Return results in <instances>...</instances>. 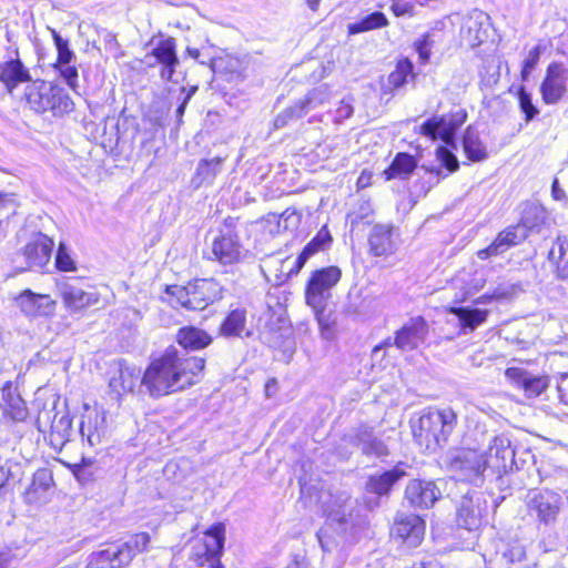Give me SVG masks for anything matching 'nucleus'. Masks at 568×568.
<instances>
[{"mask_svg": "<svg viewBox=\"0 0 568 568\" xmlns=\"http://www.w3.org/2000/svg\"><path fill=\"white\" fill-rule=\"evenodd\" d=\"M205 367L197 356H184L174 347L168 348L151 362L141 379L152 397H161L194 385Z\"/></svg>", "mask_w": 568, "mask_h": 568, "instance_id": "nucleus-1", "label": "nucleus"}, {"mask_svg": "<svg viewBox=\"0 0 568 568\" xmlns=\"http://www.w3.org/2000/svg\"><path fill=\"white\" fill-rule=\"evenodd\" d=\"M456 425L453 409H427L417 420L412 422L415 443L427 453H435L444 447Z\"/></svg>", "mask_w": 568, "mask_h": 568, "instance_id": "nucleus-2", "label": "nucleus"}, {"mask_svg": "<svg viewBox=\"0 0 568 568\" xmlns=\"http://www.w3.org/2000/svg\"><path fill=\"white\" fill-rule=\"evenodd\" d=\"M166 294L173 305L189 311H202L222 297V286L213 278H201L186 286H166Z\"/></svg>", "mask_w": 568, "mask_h": 568, "instance_id": "nucleus-3", "label": "nucleus"}, {"mask_svg": "<svg viewBox=\"0 0 568 568\" xmlns=\"http://www.w3.org/2000/svg\"><path fill=\"white\" fill-rule=\"evenodd\" d=\"M26 100L38 113L51 111L54 115H61L73 110V102L62 88L41 80L27 85Z\"/></svg>", "mask_w": 568, "mask_h": 568, "instance_id": "nucleus-4", "label": "nucleus"}, {"mask_svg": "<svg viewBox=\"0 0 568 568\" xmlns=\"http://www.w3.org/2000/svg\"><path fill=\"white\" fill-rule=\"evenodd\" d=\"M447 467L449 473L460 481L476 486L483 484L484 473L487 469L484 454L471 448H460L449 456Z\"/></svg>", "mask_w": 568, "mask_h": 568, "instance_id": "nucleus-5", "label": "nucleus"}, {"mask_svg": "<svg viewBox=\"0 0 568 568\" xmlns=\"http://www.w3.org/2000/svg\"><path fill=\"white\" fill-rule=\"evenodd\" d=\"M342 271L337 266H327L312 273L305 288L306 304L312 308L327 305L332 288L339 282Z\"/></svg>", "mask_w": 568, "mask_h": 568, "instance_id": "nucleus-6", "label": "nucleus"}, {"mask_svg": "<svg viewBox=\"0 0 568 568\" xmlns=\"http://www.w3.org/2000/svg\"><path fill=\"white\" fill-rule=\"evenodd\" d=\"M225 539V527L223 524L213 525L205 534L203 544L195 548L194 561L199 566L207 568H224L220 561Z\"/></svg>", "mask_w": 568, "mask_h": 568, "instance_id": "nucleus-7", "label": "nucleus"}, {"mask_svg": "<svg viewBox=\"0 0 568 568\" xmlns=\"http://www.w3.org/2000/svg\"><path fill=\"white\" fill-rule=\"evenodd\" d=\"M466 118L467 114L463 110L449 115L434 116L422 124L420 133L432 140L440 139L446 144H450Z\"/></svg>", "mask_w": 568, "mask_h": 568, "instance_id": "nucleus-8", "label": "nucleus"}, {"mask_svg": "<svg viewBox=\"0 0 568 568\" xmlns=\"http://www.w3.org/2000/svg\"><path fill=\"white\" fill-rule=\"evenodd\" d=\"M562 505V497L560 494L544 489L531 491L527 496V507L531 515L545 524H551L556 520Z\"/></svg>", "mask_w": 568, "mask_h": 568, "instance_id": "nucleus-9", "label": "nucleus"}, {"mask_svg": "<svg viewBox=\"0 0 568 568\" xmlns=\"http://www.w3.org/2000/svg\"><path fill=\"white\" fill-rule=\"evenodd\" d=\"M483 454L487 469L490 468L498 474L511 470L515 465V450L505 434L494 436L488 449Z\"/></svg>", "mask_w": 568, "mask_h": 568, "instance_id": "nucleus-10", "label": "nucleus"}, {"mask_svg": "<svg viewBox=\"0 0 568 568\" xmlns=\"http://www.w3.org/2000/svg\"><path fill=\"white\" fill-rule=\"evenodd\" d=\"M490 18L481 10H473L463 18L459 39L460 43L468 48H476L488 37Z\"/></svg>", "mask_w": 568, "mask_h": 568, "instance_id": "nucleus-11", "label": "nucleus"}, {"mask_svg": "<svg viewBox=\"0 0 568 568\" xmlns=\"http://www.w3.org/2000/svg\"><path fill=\"white\" fill-rule=\"evenodd\" d=\"M209 260L217 261L223 265H230L237 262L241 257V244L237 234L226 229L221 231L211 243L209 252H205Z\"/></svg>", "mask_w": 568, "mask_h": 568, "instance_id": "nucleus-12", "label": "nucleus"}, {"mask_svg": "<svg viewBox=\"0 0 568 568\" xmlns=\"http://www.w3.org/2000/svg\"><path fill=\"white\" fill-rule=\"evenodd\" d=\"M530 227L528 219L524 216L521 223L515 226H509L500 232L496 240L486 248L478 251L477 256L480 260H487L491 256H497L521 243L528 235V229Z\"/></svg>", "mask_w": 568, "mask_h": 568, "instance_id": "nucleus-13", "label": "nucleus"}, {"mask_svg": "<svg viewBox=\"0 0 568 568\" xmlns=\"http://www.w3.org/2000/svg\"><path fill=\"white\" fill-rule=\"evenodd\" d=\"M567 92V69L560 62H551L540 85L542 101L546 104L558 103Z\"/></svg>", "mask_w": 568, "mask_h": 568, "instance_id": "nucleus-14", "label": "nucleus"}, {"mask_svg": "<svg viewBox=\"0 0 568 568\" xmlns=\"http://www.w3.org/2000/svg\"><path fill=\"white\" fill-rule=\"evenodd\" d=\"M486 511L487 501L483 494L478 491L468 493L459 501L457 523L467 530L477 529Z\"/></svg>", "mask_w": 568, "mask_h": 568, "instance_id": "nucleus-15", "label": "nucleus"}, {"mask_svg": "<svg viewBox=\"0 0 568 568\" xmlns=\"http://www.w3.org/2000/svg\"><path fill=\"white\" fill-rule=\"evenodd\" d=\"M505 376L528 398L538 397L549 387L547 375H536L520 367L507 368Z\"/></svg>", "mask_w": 568, "mask_h": 568, "instance_id": "nucleus-16", "label": "nucleus"}, {"mask_svg": "<svg viewBox=\"0 0 568 568\" xmlns=\"http://www.w3.org/2000/svg\"><path fill=\"white\" fill-rule=\"evenodd\" d=\"M59 293L67 308L78 312L99 301V295L94 292H85L75 280L63 278L57 283Z\"/></svg>", "mask_w": 568, "mask_h": 568, "instance_id": "nucleus-17", "label": "nucleus"}, {"mask_svg": "<svg viewBox=\"0 0 568 568\" xmlns=\"http://www.w3.org/2000/svg\"><path fill=\"white\" fill-rule=\"evenodd\" d=\"M427 334V322L422 316L413 317L396 332L394 345L404 352L413 351L425 342Z\"/></svg>", "mask_w": 568, "mask_h": 568, "instance_id": "nucleus-18", "label": "nucleus"}, {"mask_svg": "<svg viewBox=\"0 0 568 568\" xmlns=\"http://www.w3.org/2000/svg\"><path fill=\"white\" fill-rule=\"evenodd\" d=\"M440 496V489L432 480L414 479L405 489V498L415 508H429Z\"/></svg>", "mask_w": 568, "mask_h": 568, "instance_id": "nucleus-19", "label": "nucleus"}, {"mask_svg": "<svg viewBox=\"0 0 568 568\" xmlns=\"http://www.w3.org/2000/svg\"><path fill=\"white\" fill-rule=\"evenodd\" d=\"M80 433L82 438H85L90 446H95L101 443L105 435V414L98 407L84 405L80 423Z\"/></svg>", "mask_w": 568, "mask_h": 568, "instance_id": "nucleus-20", "label": "nucleus"}, {"mask_svg": "<svg viewBox=\"0 0 568 568\" xmlns=\"http://www.w3.org/2000/svg\"><path fill=\"white\" fill-rule=\"evenodd\" d=\"M53 246L54 243L49 236L41 233L37 235L36 239L24 246L26 268L42 270L50 261Z\"/></svg>", "mask_w": 568, "mask_h": 568, "instance_id": "nucleus-21", "label": "nucleus"}, {"mask_svg": "<svg viewBox=\"0 0 568 568\" xmlns=\"http://www.w3.org/2000/svg\"><path fill=\"white\" fill-rule=\"evenodd\" d=\"M325 90L317 88L308 92L302 100L296 102L294 105L286 108L280 113L275 120V128L280 129L285 126L290 121L304 116L311 109H314L318 104L323 103V95Z\"/></svg>", "mask_w": 568, "mask_h": 568, "instance_id": "nucleus-22", "label": "nucleus"}, {"mask_svg": "<svg viewBox=\"0 0 568 568\" xmlns=\"http://www.w3.org/2000/svg\"><path fill=\"white\" fill-rule=\"evenodd\" d=\"M393 534L403 539L408 546L416 547L424 538L425 523L414 514L400 515L395 520Z\"/></svg>", "mask_w": 568, "mask_h": 568, "instance_id": "nucleus-23", "label": "nucleus"}, {"mask_svg": "<svg viewBox=\"0 0 568 568\" xmlns=\"http://www.w3.org/2000/svg\"><path fill=\"white\" fill-rule=\"evenodd\" d=\"M17 306L30 317L49 316L53 313L55 302L49 295L36 294L26 290L16 298Z\"/></svg>", "mask_w": 568, "mask_h": 568, "instance_id": "nucleus-24", "label": "nucleus"}, {"mask_svg": "<svg viewBox=\"0 0 568 568\" xmlns=\"http://www.w3.org/2000/svg\"><path fill=\"white\" fill-rule=\"evenodd\" d=\"M151 55L162 65L161 78L163 80H171L179 64L175 39L166 38L160 40L153 48Z\"/></svg>", "mask_w": 568, "mask_h": 568, "instance_id": "nucleus-25", "label": "nucleus"}, {"mask_svg": "<svg viewBox=\"0 0 568 568\" xmlns=\"http://www.w3.org/2000/svg\"><path fill=\"white\" fill-rule=\"evenodd\" d=\"M407 464L400 462L390 470L369 476L366 490L378 496L387 495L396 481L407 476Z\"/></svg>", "mask_w": 568, "mask_h": 568, "instance_id": "nucleus-26", "label": "nucleus"}, {"mask_svg": "<svg viewBox=\"0 0 568 568\" xmlns=\"http://www.w3.org/2000/svg\"><path fill=\"white\" fill-rule=\"evenodd\" d=\"M369 251L375 256H387L395 251L393 226L389 224H376L368 235Z\"/></svg>", "mask_w": 568, "mask_h": 568, "instance_id": "nucleus-27", "label": "nucleus"}, {"mask_svg": "<svg viewBox=\"0 0 568 568\" xmlns=\"http://www.w3.org/2000/svg\"><path fill=\"white\" fill-rule=\"evenodd\" d=\"M352 442L366 456L383 457L388 455L385 443L375 436L373 429L367 426L358 427Z\"/></svg>", "mask_w": 568, "mask_h": 568, "instance_id": "nucleus-28", "label": "nucleus"}, {"mask_svg": "<svg viewBox=\"0 0 568 568\" xmlns=\"http://www.w3.org/2000/svg\"><path fill=\"white\" fill-rule=\"evenodd\" d=\"M130 562V551L112 545L92 555L87 568H120Z\"/></svg>", "mask_w": 568, "mask_h": 568, "instance_id": "nucleus-29", "label": "nucleus"}, {"mask_svg": "<svg viewBox=\"0 0 568 568\" xmlns=\"http://www.w3.org/2000/svg\"><path fill=\"white\" fill-rule=\"evenodd\" d=\"M448 313L457 317L463 334L473 333L477 327L486 323L489 315L488 310L473 306L450 307Z\"/></svg>", "mask_w": 568, "mask_h": 568, "instance_id": "nucleus-30", "label": "nucleus"}, {"mask_svg": "<svg viewBox=\"0 0 568 568\" xmlns=\"http://www.w3.org/2000/svg\"><path fill=\"white\" fill-rule=\"evenodd\" d=\"M29 80V70L19 59H10L0 63V81L4 83L10 92L20 83L28 82Z\"/></svg>", "mask_w": 568, "mask_h": 568, "instance_id": "nucleus-31", "label": "nucleus"}, {"mask_svg": "<svg viewBox=\"0 0 568 568\" xmlns=\"http://www.w3.org/2000/svg\"><path fill=\"white\" fill-rule=\"evenodd\" d=\"M223 159L220 156L211 160H201L197 164L195 174L192 178V185L199 189L203 185L213 184L215 178L221 173Z\"/></svg>", "mask_w": 568, "mask_h": 568, "instance_id": "nucleus-32", "label": "nucleus"}, {"mask_svg": "<svg viewBox=\"0 0 568 568\" xmlns=\"http://www.w3.org/2000/svg\"><path fill=\"white\" fill-rule=\"evenodd\" d=\"M176 341L184 349H202L212 343V337L203 329L185 326L179 329Z\"/></svg>", "mask_w": 568, "mask_h": 568, "instance_id": "nucleus-33", "label": "nucleus"}, {"mask_svg": "<svg viewBox=\"0 0 568 568\" xmlns=\"http://www.w3.org/2000/svg\"><path fill=\"white\" fill-rule=\"evenodd\" d=\"M324 513L327 518V526L318 530L317 539L322 549L326 552H331L337 546V544L329 535V527L333 524L343 526L346 521V511L342 506H339L337 509H324Z\"/></svg>", "mask_w": 568, "mask_h": 568, "instance_id": "nucleus-34", "label": "nucleus"}, {"mask_svg": "<svg viewBox=\"0 0 568 568\" xmlns=\"http://www.w3.org/2000/svg\"><path fill=\"white\" fill-rule=\"evenodd\" d=\"M141 379L140 371L124 367L120 368L118 374L110 379L109 386L114 394L121 396L132 392L138 383H141Z\"/></svg>", "mask_w": 568, "mask_h": 568, "instance_id": "nucleus-35", "label": "nucleus"}, {"mask_svg": "<svg viewBox=\"0 0 568 568\" xmlns=\"http://www.w3.org/2000/svg\"><path fill=\"white\" fill-rule=\"evenodd\" d=\"M549 258L556 264L557 276L568 281V234L557 239L549 252Z\"/></svg>", "mask_w": 568, "mask_h": 568, "instance_id": "nucleus-36", "label": "nucleus"}, {"mask_svg": "<svg viewBox=\"0 0 568 568\" xmlns=\"http://www.w3.org/2000/svg\"><path fill=\"white\" fill-rule=\"evenodd\" d=\"M332 242V236L329 232L324 227L322 229L317 235L305 245L301 254L296 258L295 272H300L301 268L305 265L307 260L313 256L315 253L325 250L329 246Z\"/></svg>", "mask_w": 568, "mask_h": 568, "instance_id": "nucleus-37", "label": "nucleus"}, {"mask_svg": "<svg viewBox=\"0 0 568 568\" xmlns=\"http://www.w3.org/2000/svg\"><path fill=\"white\" fill-rule=\"evenodd\" d=\"M416 161L408 153H398L392 164L384 171L386 180L407 179L416 168Z\"/></svg>", "mask_w": 568, "mask_h": 568, "instance_id": "nucleus-38", "label": "nucleus"}, {"mask_svg": "<svg viewBox=\"0 0 568 568\" xmlns=\"http://www.w3.org/2000/svg\"><path fill=\"white\" fill-rule=\"evenodd\" d=\"M463 148L466 156L473 162L484 161L488 158L486 145L479 139L477 131L467 128L463 136Z\"/></svg>", "mask_w": 568, "mask_h": 568, "instance_id": "nucleus-39", "label": "nucleus"}, {"mask_svg": "<svg viewBox=\"0 0 568 568\" xmlns=\"http://www.w3.org/2000/svg\"><path fill=\"white\" fill-rule=\"evenodd\" d=\"M246 325V310L236 307L232 310L220 326L221 335L225 337H239Z\"/></svg>", "mask_w": 568, "mask_h": 568, "instance_id": "nucleus-40", "label": "nucleus"}, {"mask_svg": "<svg viewBox=\"0 0 568 568\" xmlns=\"http://www.w3.org/2000/svg\"><path fill=\"white\" fill-rule=\"evenodd\" d=\"M388 24V20L386 16L381 11H375L371 14L365 16L359 21L355 23H351L348 26V32L351 34H356L361 32H366L374 29H379L386 27Z\"/></svg>", "mask_w": 568, "mask_h": 568, "instance_id": "nucleus-41", "label": "nucleus"}, {"mask_svg": "<svg viewBox=\"0 0 568 568\" xmlns=\"http://www.w3.org/2000/svg\"><path fill=\"white\" fill-rule=\"evenodd\" d=\"M414 65L409 59H402L397 62L395 70L388 75V85L398 89L407 83L408 79H413Z\"/></svg>", "mask_w": 568, "mask_h": 568, "instance_id": "nucleus-42", "label": "nucleus"}, {"mask_svg": "<svg viewBox=\"0 0 568 568\" xmlns=\"http://www.w3.org/2000/svg\"><path fill=\"white\" fill-rule=\"evenodd\" d=\"M442 40L438 31H429L425 33L420 39L415 42V50L418 53V58L423 63L428 62L432 48Z\"/></svg>", "mask_w": 568, "mask_h": 568, "instance_id": "nucleus-43", "label": "nucleus"}, {"mask_svg": "<svg viewBox=\"0 0 568 568\" xmlns=\"http://www.w3.org/2000/svg\"><path fill=\"white\" fill-rule=\"evenodd\" d=\"M53 483L52 474L45 468L38 469L32 477V481L27 489V496L32 499V494L47 491Z\"/></svg>", "mask_w": 568, "mask_h": 568, "instance_id": "nucleus-44", "label": "nucleus"}, {"mask_svg": "<svg viewBox=\"0 0 568 568\" xmlns=\"http://www.w3.org/2000/svg\"><path fill=\"white\" fill-rule=\"evenodd\" d=\"M318 326L321 328V335L325 339H329L333 335V326L335 325L336 318L332 312H326V305L318 308H312Z\"/></svg>", "mask_w": 568, "mask_h": 568, "instance_id": "nucleus-45", "label": "nucleus"}, {"mask_svg": "<svg viewBox=\"0 0 568 568\" xmlns=\"http://www.w3.org/2000/svg\"><path fill=\"white\" fill-rule=\"evenodd\" d=\"M71 428V419L68 414H58L54 413L51 424H50V430L51 436H58L59 439L63 440L69 436V432Z\"/></svg>", "mask_w": 568, "mask_h": 568, "instance_id": "nucleus-46", "label": "nucleus"}, {"mask_svg": "<svg viewBox=\"0 0 568 568\" xmlns=\"http://www.w3.org/2000/svg\"><path fill=\"white\" fill-rule=\"evenodd\" d=\"M150 542V535L148 532H140L130 538L126 542L118 545L120 549H126L130 551V561L132 558L141 551L148 548Z\"/></svg>", "mask_w": 568, "mask_h": 568, "instance_id": "nucleus-47", "label": "nucleus"}, {"mask_svg": "<svg viewBox=\"0 0 568 568\" xmlns=\"http://www.w3.org/2000/svg\"><path fill=\"white\" fill-rule=\"evenodd\" d=\"M52 37L54 40V44L58 50V60L55 62V67H60L62 64H70L74 58L73 52L69 49L68 40L63 39L57 31L52 30Z\"/></svg>", "mask_w": 568, "mask_h": 568, "instance_id": "nucleus-48", "label": "nucleus"}, {"mask_svg": "<svg viewBox=\"0 0 568 568\" xmlns=\"http://www.w3.org/2000/svg\"><path fill=\"white\" fill-rule=\"evenodd\" d=\"M545 47L541 44H537L527 54L526 59L524 60L523 68H521V79L523 81H527L531 71L536 68L538 64V61L540 59L541 53L545 51Z\"/></svg>", "mask_w": 568, "mask_h": 568, "instance_id": "nucleus-49", "label": "nucleus"}, {"mask_svg": "<svg viewBox=\"0 0 568 568\" xmlns=\"http://www.w3.org/2000/svg\"><path fill=\"white\" fill-rule=\"evenodd\" d=\"M518 101L520 111L525 114V121L530 122L539 113V110L532 103L531 94L523 87L518 91Z\"/></svg>", "mask_w": 568, "mask_h": 568, "instance_id": "nucleus-50", "label": "nucleus"}, {"mask_svg": "<svg viewBox=\"0 0 568 568\" xmlns=\"http://www.w3.org/2000/svg\"><path fill=\"white\" fill-rule=\"evenodd\" d=\"M436 158L449 173L455 172L459 166L456 155L445 146L437 148Z\"/></svg>", "mask_w": 568, "mask_h": 568, "instance_id": "nucleus-51", "label": "nucleus"}, {"mask_svg": "<svg viewBox=\"0 0 568 568\" xmlns=\"http://www.w3.org/2000/svg\"><path fill=\"white\" fill-rule=\"evenodd\" d=\"M373 214L372 203L367 200H362L357 203L356 209L348 215L351 219V224L354 225L361 221H365L368 223L369 217Z\"/></svg>", "mask_w": 568, "mask_h": 568, "instance_id": "nucleus-52", "label": "nucleus"}, {"mask_svg": "<svg viewBox=\"0 0 568 568\" xmlns=\"http://www.w3.org/2000/svg\"><path fill=\"white\" fill-rule=\"evenodd\" d=\"M55 266L58 270L63 272H71L75 270V263L69 255L67 247L63 243H60L57 255H55Z\"/></svg>", "mask_w": 568, "mask_h": 568, "instance_id": "nucleus-53", "label": "nucleus"}, {"mask_svg": "<svg viewBox=\"0 0 568 568\" xmlns=\"http://www.w3.org/2000/svg\"><path fill=\"white\" fill-rule=\"evenodd\" d=\"M60 73V75L64 79L67 84L72 89L73 91H77L78 89V69L74 65L70 64H62L60 67H55Z\"/></svg>", "mask_w": 568, "mask_h": 568, "instance_id": "nucleus-54", "label": "nucleus"}, {"mask_svg": "<svg viewBox=\"0 0 568 568\" xmlns=\"http://www.w3.org/2000/svg\"><path fill=\"white\" fill-rule=\"evenodd\" d=\"M7 415H9L16 422H22L27 418L28 409L20 397L11 400L9 404V409L7 410Z\"/></svg>", "mask_w": 568, "mask_h": 568, "instance_id": "nucleus-55", "label": "nucleus"}, {"mask_svg": "<svg viewBox=\"0 0 568 568\" xmlns=\"http://www.w3.org/2000/svg\"><path fill=\"white\" fill-rule=\"evenodd\" d=\"M19 558L10 548H0V568H16Z\"/></svg>", "mask_w": 568, "mask_h": 568, "instance_id": "nucleus-56", "label": "nucleus"}, {"mask_svg": "<svg viewBox=\"0 0 568 568\" xmlns=\"http://www.w3.org/2000/svg\"><path fill=\"white\" fill-rule=\"evenodd\" d=\"M486 278L483 273L475 272L470 283L467 284V290L465 295H473L477 293L479 290H481L485 286Z\"/></svg>", "mask_w": 568, "mask_h": 568, "instance_id": "nucleus-57", "label": "nucleus"}, {"mask_svg": "<svg viewBox=\"0 0 568 568\" xmlns=\"http://www.w3.org/2000/svg\"><path fill=\"white\" fill-rule=\"evenodd\" d=\"M392 11L397 17L410 14L413 11V6L409 4L406 0H394L392 3Z\"/></svg>", "mask_w": 568, "mask_h": 568, "instance_id": "nucleus-58", "label": "nucleus"}, {"mask_svg": "<svg viewBox=\"0 0 568 568\" xmlns=\"http://www.w3.org/2000/svg\"><path fill=\"white\" fill-rule=\"evenodd\" d=\"M197 90V87H191L185 97L183 98V101L181 102V104L178 106L176 109V118H178V124L180 125L182 123V116L185 112V108L189 103V101L191 100V98L194 95V93L196 92Z\"/></svg>", "mask_w": 568, "mask_h": 568, "instance_id": "nucleus-59", "label": "nucleus"}, {"mask_svg": "<svg viewBox=\"0 0 568 568\" xmlns=\"http://www.w3.org/2000/svg\"><path fill=\"white\" fill-rule=\"evenodd\" d=\"M551 195L556 201H562L565 203L568 201L566 192L559 186L558 179L552 181Z\"/></svg>", "mask_w": 568, "mask_h": 568, "instance_id": "nucleus-60", "label": "nucleus"}, {"mask_svg": "<svg viewBox=\"0 0 568 568\" xmlns=\"http://www.w3.org/2000/svg\"><path fill=\"white\" fill-rule=\"evenodd\" d=\"M353 114V106L349 103L342 102L336 110V119L343 120L348 119Z\"/></svg>", "mask_w": 568, "mask_h": 568, "instance_id": "nucleus-61", "label": "nucleus"}, {"mask_svg": "<svg viewBox=\"0 0 568 568\" xmlns=\"http://www.w3.org/2000/svg\"><path fill=\"white\" fill-rule=\"evenodd\" d=\"M505 297V293L495 290L491 294H484L476 300V304H486L493 300H500Z\"/></svg>", "mask_w": 568, "mask_h": 568, "instance_id": "nucleus-62", "label": "nucleus"}, {"mask_svg": "<svg viewBox=\"0 0 568 568\" xmlns=\"http://www.w3.org/2000/svg\"><path fill=\"white\" fill-rule=\"evenodd\" d=\"M414 568H443V567L437 560L430 559L427 561H420L418 565H415Z\"/></svg>", "mask_w": 568, "mask_h": 568, "instance_id": "nucleus-63", "label": "nucleus"}, {"mask_svg": "<svg viewBox=\"0 0 568 568\" xmlns=\"http://www.w3.org/2000/svg\"><path fill=\"white\" fill-rule=\"evenodd\" d=\"M392 345L390 339H386L384 343L376 345L373 348V355H377L379 351H382L384 347Z\"/></svg>", "mask_w": 568, "mask_h": 568, "instance_id": "nucleus-64", "label": "nucleus"}]
</instances>
